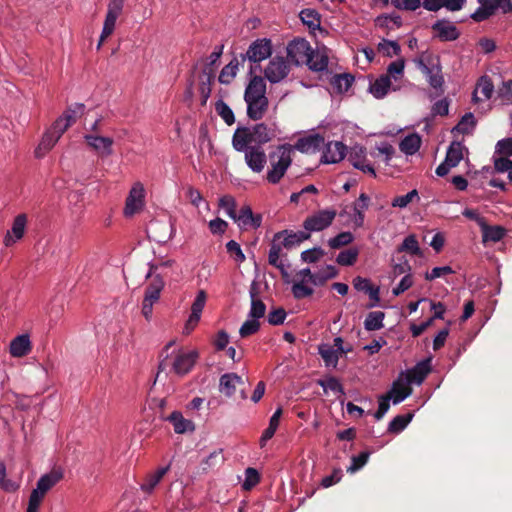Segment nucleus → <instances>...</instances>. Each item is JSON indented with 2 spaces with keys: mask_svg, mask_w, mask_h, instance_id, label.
<instances>
[{
  "mask_svg": "<svg viewBox=\"0 0 512 512\" xmlns=\"http://www.w3.org/2000/svg\"><path fill=\"white\" fill-rule=\"evenodd\" d=\"M31 351L29 336L26 334L15 337L10 343V354L13 357H23Z\"/></svg>",
  "mask_w": 512,
  "mask_h": 512,
  "instance_id": "c85d7f7f",
  "label": "nucleus"
},
{
  "mask_svg": "<svg viewBox=\"0 0 512 512\" xmlns=\"http://www.w3.org/2000/svg\"><path fill=\"white\" fill-rule=\"evenodd\" d=\"M60 138L55 133L48 130L42 137L41 142L35 150L36 157H43L44 154L49 151Z\"/></svg>",
  "mask_w": 512,
  "mask_h": 512,
  "instance_id": "ea45409f",
  "label": "nucleus"
},
{
  "mask_svg": "<svg viewBox=\"0 0 512 512\" xmlns=\"http://www.w3.org/2000/svg\"><path fill=\"white\" fill-rule=\"evenodd\" d=\"M370 203V197L367 194H360L359 198L354 202L352 207L353 217L352 221L355 227H362L364 224L365 210Z\"/></svg>",
  "mask_w": 512,
  "mask_h": 512,
  "instance_id": "bb28decb",
  "label": "nucleus"
},
{
  "mask_svg": "<svg viewBox=\"0 0 512 512\" xmlns=\"http://www.w3.org/2000/svg\"><path fill=\"white\" fill-rule=\"evenodd\" d=\"M272 54V43L270 39L262 38L253 41L246 53H241V63L244 66L246 61L250 63H260L269 58Z\"/></svg>",
  "mask_w": 512,
  "mask_h": 512,
  "instance_id": "20e7f679",
  "label": "nucleus"
},
{
  "mask_svg": "<svg viewBox=\"0 0 512 512\" xmlns=\"http://www.w3.org/2000/svg\"><path fill=\"white\" fill-rule=\"evenodd\" d=\"M391 87L389 75H381L370 84L369 91L377 99L385 97Z\"/></svg>",
  "mask_w": 512,
  "mask_h": 512,
  "instance_id": "c756f323",
  "label": "nucleus"
},
{
  "mask_svg": "<svg viewBox=\"0 0 512 512\" xmlns=\"http://www.w3.org/2000/svg\"><path fill=\"white\" fill-rule=\"evenodd\" d=\"M85 110V105L82 103H75L70 106L64 113L63 117L65 121L71 125L74 124L78 117L82 116Z\"/></svg>",
  "mask_w": 512,
  "mask_h": 512,
  "instance_id": "5fc2aeb1",
  "label": "nucleus"
},
{
  "mask_svg": "<svg viewBox=\"0 0 512 512\" xmlns=\"http://www.w3.org/2000/svg\"><path fill=\"white\" fill-rule=\"evenodd\" d=\"M219 207L223 209L230 218L236 221V202L231 194H224V196L219 199Z\"/></svg>",
  "mask_w": 512,
  "mask_h": 512,
  "instance_id": "09e8293b",
  "label": "nucleus"
},
{
  "mask_svg": "<svg viewBox=\"0 0 512 512\" xmlns=\"http://www.w3.org/2000/svg\"><path fill=\"white\" fill-rule=\"evenodd\" d=\"M338 275V270L333 265H326L314 273L313 285L323 286L329 279H333Z\"/></svg>",
  "mask_w": 512,
  "mask_h": 512,
  "instance_id": "58836bf2",
  "label": "nucleus"
},
{
  "mask_svg": "<svg viewBox=\"0 0 512 512\" xmlns=\"http://www.w3.org/2000/svg\"><path fill=\"white\" fill-rule=\"evenodd\" d=\"M336 215L335 209L318 210L304 220L303 227L309 232L322 231L332 224Z\"/></svg>",
  "mask_w": 512,
  "mask_h": 512,
  "instance_id": "39448f33",
  "label": "nucleus"
},
{
  "mask_svg": "<svg viewBox=\"0 0 512 512\" xmlns=\"http://www.w3.org/2000/svg\"><path fill=\"white\" fill-rule=\"evenodd\" d=\"M348 161L354 168L361 170L365 174L375 176V168L367 159L366 148L361 145H354L348 152Z\"/></svg>",
  "mask_w": 512,
  "mask_h": 512,
  "instance_id": "9d476101",
  "label": "nucleus"
},
{
  "mask_svg": "<svg viewBox=\"0 0 512 512\" xmlns=\"http://www.w3.org/2000/svg\"><path fill=\"white\" fill-rule=\"evenodd\" d=\"M257 289L255 283L252 284L250 289V297H251V309L249 312V316L251 318L259 319L265 315L266 305L261 299L257 298Z\"/></svg>",
  "mask_w": 512,
  "mask_h": 512,
  "instance_id": "473e14b6",
  "label": "nucleus"
},
{
  "mask_svg": "<svg viewBox=\"0 0 512 512\" xmlns=\"http://www.w3.org/2000/svg\"><path fill=\"white\" fill-rule=\"evenodd\" d=\"M290 72V64L282 56L272 58L264 70L265 78L271 83H279Z\"/></svg>",
  "mask_w": 512,
  "mask_h": 512,
  "instance_id": "6e6552de",
  "label": "nucleus"
},
{
  "mask_svg": "<svg viewBox=\"0 0 512 512\" xmlns=\"http://www.w3.org/2000/svg\"><path fill=\"white\" fill-rule=\"evenodd\" d=\"M293 147L291 144L276 146L268 155L269 168L266 179L269 183L277 184L284 177L292 163Z\"/></svg>",
  "mask_w": 512,
  "mask_h": 512,
  "instance_id": "f03ea898",
  "label": "nucleus"
},
{
  "mask_svg": "<svg viewBox=\"0 0 512 512\" xmlns=\"http://www.w3.org/2000/svg\"><path fill=\"white\" fill-rule=\"evenodd\" d=\"M477 121L473 113L469 112L462 116L457 125L452 129V133L469 134L475 127Z\"/></svg>",
  "mask_w": 512,
  "mask_h": 512,
  "instance_id": "e433bc0d",
  "label": "nucleus"
},
{
  "mask_svg": "<svg viewBox=\"0 0 512 512\" xmlns=\"http://www.w3.org/2000/svg\"><path fill=\"white\" fill-rule=\"evenodd\" d=\"M63 478V473L61 470L53 469L51 472L43 475L37 481V486L35 490L40 492L45 496V494L56 485Z\"/></svg>",
  "mask_w": 512,
  "mask_h": 512,
  "instance_id": "393cba45",
  "label": "nucleus"
},
{
  "mask_svg": "<svg viewBox=\"0 0 512 512\" xmlns=\"http://www.w3.org/2000/svg\"><path fill=\"white\" fill-rule=\"evenodd\" d=\"M400 150L404 152L407 155H413L415 154L420 146H421V137L416 134H410L407 135L401 142H400Z\"/></svg>",
  "mask_w": 512,
  "mask_h": 512,
  "instance_id": "c9c22d12",
  "label": "nucleus"
},
{
  "mask_svg": "<svg viewBox=\"0 0 512 512\" xmlns=\"http://www.w3.org/2000/svg\"><path fill=\"white\" fill-rule=\"evenodd\" d=\"M413 416L414 414L412 412L405 415H397L389 423L387 431L391 434H398L402 432L411 422Z\"/></svg>",
  "mask_w": 512,
  "mask_h": 512,
  "instance_id": "4c0bfd02",
  "label": "nucleus"
},
{
  "mask_svg": "<svg viewBox=\"0 0 512 512\" xmlns=\"http://www.w3.org/2000/svg\"><path fill=\"white\" fill-rule=\"evenodd\" d=\"M319 354L324 360L326 366L336 367L338 364V354L337 350L333 348L331 345L322 344L319 346Z\"/></svg>",
  "mask_w": 512,
  "mask_h": 512,
  "instance_id": "a18cd8bd",
  "label": "nucleus"
},
{
  "mask_svg": "<svg viewBox=\"0 0 512 512\" xmlns=\"http://www.w3.org/2000/svg\"><path fill=\"white\" fill-rule=\"evenodd\" d=\"M158 266L155 264H150L149 271L146 274V279H151L149 284L147 285L144 293V298L158 302L160 299V295L162 290L165 287V281L160 276V274H156V270Z\"/></svg>",
  "mask_w": 512,
  "mask_h": 512,
  "instance_id": "f8f14e48",
  "label": "nucleus"
},
{
  "mask_svg": "<svg viewBox=\"0 0 512 512\" xmlns=\"http://www.w3.org/2000/svg\"><path fill=\"white\" fill-rule=\"evenodd\" d=\"M481 232H482V242L484 244L488 242H499L501 241L504 236L506 235V229L502 226L495 225L491 226L486 223H481Z\"/></svg>",
  "mask_w": 512,
  "mask_h": 512,
  "instance_id": "a878e982",
  "label": "nucleus"
},
{
  "mask_svg": "<svg viewBox=\"0 0 512 512\" xmlns=\"http://www.w3.org/2000/svg\"><path fill=\"white\" fill-rule=\"evenodd\" d=\"M385 313L382 311H373L368 313L364 320V327L367 331H376L383 328Z\"/></svg>",
  "mask_w": 512,
  "mask_h": 512,
  "instance_id": "a19ab883",
  "label": "nucleus"
},
{
  "mask_svg": "<svg viewBox=\"0 0 512 512\" xmlns=\"http://www.w3.org/2000/svg\"><path fill=\"white\" fill-rule=\"evenodd\" d=\"M310 43L303 38H296L287 45V57L294 65L298 66L309 60L312 52Z\"/></svg>",
  "mask_w": 512,
  "mask_h": 512,
  "instance_id": "0eeeda50",
  "label": "nucleus"
},
{
  "mask_svg": "<svg viewBox=\"0 0 512 512\" xmlns=\"http://www.w3.org/2000/svg\"><path fill=\"white\" fill-rule=\"evenodd\" d=\"M285 232H278L274 235L272 243L270 245L269 254H268V263L274 267H279L283 264L280 261V253L282 250L281 244L278 241L281 240L283 234Z\"/></svg>",
  "mask_w": 512,
  "mask_h": 512,
  "instance_id": "f704fd0d",
  "label": "nucleus"
},
{
  "mask_svg": "<svg viewBox=\"0 0 512 512\" xmlns=\"http://www.w3.org/2000/svg\"><path fill=\"white\" fill-rule=\"evenodd\" d=\"M214 71L215 69L204 67L199 75V93L201 96L210 97L211 85L214 82Z\"/></svg>",
  "mask_w": 512,
  "mask_h": 512,
  "instance_id": "7c9ffc66",
  "label": "nucleus"
},
{
  "mask_svg": "<svg viewBox=\"0 0 512 512\" xmlns=\"http://www.w3.org/2000/svg\"><path fill=\"white\" fill-rule=\"evenodd\" d=\"M354 240L351 232H341L335 237L329 239L328 244L332 249H340L343 246L349 245Z\"/></svg>",
  "mask_w": 512,
  "mask_h": 512,
  "instance_id": "3c124183",
  "label": "nucleus"
},
{
  "mask_svg": "<svg viewBox=\"0 0 512 512\" xmlns=\"http://www.w3.org/2000/svg\"><path fill=\"white\" fill-rule=\"evenodd\" d=\"M397 252L401 253V252H407V253H410L412 255H421V250H420V247H419V243L416 239V236L415 235H409L407 236L402 244L400 246L397 247Z\"/></svg>",
  "mask_w": 512,
  "mask_h": 512,
  "instance_id": "49530a36",
  "label": "nucleus"
},
{
  "mask_svg": "<svg viewBox=\"0 0 512 512\" xmlns=\"http://www.w3.org/2000/svg\"><path fill=\"white\" fill-rule=\"evenodd\" d=\"M405 68V60L404 59H398L392 63L389 64L387 68V73L385 75H389V78L391 77L397 79L398 76H402Z\"/></svg>",
  "mask_w": 512,
  "mask_h": 512,
  "instance_id": "69168bd1",
  "label": "nucleus"
},
{
  "mask_svg": "<svg viewBox=\"0 0 512 512\" xmlns=\"http://www.w3.org/2000/svg\"><path fill=\"white\" fill-rule=\"evenodd\" d=\"M167 357L168 356H166L165 359H163L160 362L158 367V373L164 372L167 369V367L171 366V370L175 374L179 376H184L192 370L199 357V354L196 350H192L189 352L179 351L172 363L168 361Z\"/></svg>",
  "mask_w": 512,
  "mask_h": 512,
  "instance_id": "7ed1b4c3",
  "label": "nucleus"
},
{
  "mask_svg": "<svg viewBox=\"0 0 512 512\" xmlns=\"http://www.w3.org/2000/svg\"><path fill=\"white\" fill-rule=\"evenodd\" d=\"M391 4L400 10L415 11L421 6L420 0H390Z\"/></svg>",
  "mask_w": 512,
  "mask_h": 512,
  "instance_id": "0e129e2a",
  "label": "nucleus"
},
{
  "mask_svg": "<svg viewBox=\"0 0 512 512\" xmlns=\"http://www.w3.org/2000/svg\"><path fill=\"white\" fill-rule=\"evenodd\" d=\"M300 18L303 24L307 25L311 29H315L320 26V17L318 13L312 9H304L300 12Z\"/></svg>",
  "mask_w": 512,
  "mask_h": 512,
  "instance_id": "603ef678",
  "label": "nucleus"
},
{
  "mask_svg": "<svg viewBox=\"0 0 512 512\" xmlns=\"http://www.w3.org/2000/svg\"><path fill=\"white\" fill-rule=\"evenodd\" d=\"M378 50L383 52L386 56L392 57L400 54L401 47L396 41L383 40L382 43H379Z\"/></svg>",
  "mask_w": 512,
  "mask_h": 512,
  "instance_id": "4d7b16f0",
  "label": "nucleus"
},
{
  "mask_svg": "<svg viewBox=\"0 0 512 512\" xmlns=\"http://www.w3.org/2000/svg\"><path fill=\"white\" fill-rule=\"evenodd\" d=\"M412 392V389L402 383L395 382L391 391L387 395H391L393 404H399L404 401Z\"/></svg>",
  "mask_w": 512,
  "mask_h": 512,
  "instance_id": "37998d69",
  "label": "nucleus"
},
{
  "mask_svg": "<svg viewBox=\"0 0 512 512\" xmlns=\"http://www.w3.org/2000/svg\"><path fill=\"white\" fill-rule=\"evenodd\" d=\"M84 139L89 147L95 150L100 156H110L113 153V139L97 134H86Z\"/></svg>",
  "mask_w": 512,
  "mask_h": 512,
  "instance_id": "f3484780",
  "label": "nucleus"
},
{
  "mask_svg": "<svg viewBox=\"0 0 512 512\" xmlns=\"http://www.w3.org/2000/svg\"><path fill=\"white\" fill-rule=\"evenodd\" d=\"M215 110L227 125L231 126L235 123V116L232 109L223 100H218L215 103Z\"/></svg>",
  "mask_w": 512,
  "mask_h": 512,
  "instance_id": "de8ad7c7",
  "label": "nucleus"
},
{
  "mask_svg": "<svg viewBox=\"0 0 512 512\" xmlns=\"http://www.w3.org/2000/svg\"><path fill=\"white\" fill-rule=\"evenodd\" d=\"M329 62V57L327 52L324 50H312L309 60H307L306 64L310 70L315 72H322L327 69Z\"/></svg>",
  "mask_w": 512,
  "mask_h": 512,
  "instance_id": "cd10ccee",
  "label": "nucleus"
},
{
  "mask_svg": "<svg viewBox=\"0 0 512 512\" xmlns=\"http://www.w3.org/2000/svg\"><path fill=\"white\" fill-rule=\"evenodd\" d=\"M274 136V130L265 123L256 124L252 128L240 126L233 134L232 146L236 151L242 152L247 148V145L261 147L271 141Z\"/></svg>",
  "mask_w": 512,
  "mask_h": 512,
  "instance_id": "f257e3e1",
  "label": "nucleus"
},
{
  "mask_svg": "<svg viewBox=\"0 0 512 512\" xmlns=\"http://www.w3.org/2000/svg\"><path fill=\"white\" fill-rule=\"evenodd\" d=\"M462 148L460 142L453 141L447 150L445 162L452 167L457 166L463 158Z\"/></svg>",
  "mask_w": 512,
  "mask_h": 512,
  "instance_id": "79ce46f5",
  "label": "nucleus"
},
{
  "mask_svg": "<svg viewBox=\"0 0 512 512\" xmlns=\"http://www.w3.org/2000/svg\"><path fill=\"white\" fill-rule=\"evenodd\" d=\"M480 6L471 14L475 22H482L495 15L497 10L503 14H508L504 7V0H477Z\"/></svg>",
  "mask_w": 512,
  "mask_h": 512,
  "instance_id": "9b49d317",
  "label": "nucleus"
},
{
  "mask_svg": "<svg viewBox=\"0 0 512 512\" xmlns=\"http://www.w3.org/2000/svg\"><path fill=\"white\" fill-rule=\"evenodd\" d=\"M125 0H111L108 4L107 14L104 20L102 33L100 35L98 49L103 42L113 33L117 18L123 11Z\"/></svg>",
  "mask_w": 512,
  "mask_h": 512,
  "instance_id": "423d86ee",
  "label": "nucleus"
},
{
  "mask_svg": "<svg viewBox=\"0 0 512 512\" xmlns=\"http://www.w3.org/2000/svg\"><path fill=\"white\" fill-rule=\"evenodd\" d=\"M431 29L434 32V37L442 42L455 41L460 37V31L455 23L445 18L438 19Z\"/></svg>",
  "mask_w": 512,
  "mask_h": 512,
  "instance_id": "ddd939ff",
  "label": "nucleus"
},
{
  "mask_svg": "<svg viewBox=\"0 0 512 512\" xmlns=\"http://www.w3.org/2000/svg\"><path fill=\"white\" fill-rule=\"evenodd\" d=\"M167 420L172 423L174 431L178 434H183L188 430H193V422L183 417L181 412L174 411L167 417Z\"/></svg>",
  "mask_w": 512,
  "mask_h": 512,
  "instance_id": "2f4dec72",
  "label": "nucleus"
},
{
  "mask_svg": "<svg viewBox=\"0 0 512 512\" xmlns=\"http://www.w3.org/2000/svg\"><path fill=\"white\" fill-rule=\"evenodd\" d=\"M43 498V494L33 489L29 497L27 512H38L39 506Z\"/></svg>",
  "mask_w": 512,
  "mask_h": 512,
  "instance_id": "774afa93",
  "label": "nucleus"
},
{
  "mask_svg": "<svg viewBox=\"0 0 512 512\" xmlns=\"http://www.w3.org/2000/svg\"><path fill=\"white\" fill-rule=\"evenodd\" d=\"M243 152H245V162L248 167L253 172L260 173L264 169L268 159L262 147L247 145V148Z\"/></svg>",
  "mask_w": 512,
  "mask_h": 512,
  "instance_id": "2eb2a0df",
  "label": "nucleus"
},
{
  "mask_svg": "<svg viewBox=\"0 0 512 512\" xmlns=\"http://www.w3.org/2000/svg\"><path fill=\"white\" fill-rule=\"evenodd\" d=\"M358 254L359 252L356 248L341 251L336 258V262L342 266H351L356 262Z\"/></svg>",
  "mask_w": 512,
  "mask_h": 512,
  "instance_id": "8fccbe9b",
  "label": "nucleus"
},
{
  "mask_svg": "<svg viewBox=\"0 0 512 512\" xmlns=\"http://www.w3.org/2000/svg\"><path fill=\"white\" fill-rule=\"evenodd\" d=\"M325 144V139L320 134H309L304 137H300L293 147L294 150H298L305 154H315L320 151Z\"/></svg>",
  "mask_w": 512,
  "mask_h": 512,
  "instance_id": "4468645a",
  "label": "nucleus"
},
{
  "mask_svg": "<svg viewBox=\"0 0 512 512\" xmlns=\"http://www.w3.org/2000/svg\"><path fill=\"white\" fill-rule=\"evenodd\" d=\"M314 293V290L306 286L304 281L296 282L292 286V294L295 299H303L311 296Z\"/></svg>",
  "mask_w": 512,
  "mask_h": 512,
  "instance_id": "bf43d9fd",
  "label": "nucleus"
},
{
  "mask_svg": "<svg viewBox=\"0 0 512 512\" xmlns=\"http://www.w3.org/2000/svg\"><path fill=\"white\" fill-rule=\"evenodd\" d=\"M347 154L346 146L339 141H330L324 144L321 161L325 164L338 163Z\"/></svg>",
  "mask_w": 512,
  "mask_h": 512,
  "instance_id": "dca6fc26",
  "label": "nucleus"
},
{
  "mask_svg": "<svg viewBox=\"0 0 512 512\" xmlns=\"http://www.w3.org/2000/svg\"><path fill=\"white\" fill-rule=\"evenodd\" d=\"M370 457L369 451H363L359 455L351 457V465L347 468V472L355 473L360 470L368 462Z\"/></svg>",
  "mask_w": 512,
  "mask_h": 512,
  "instance_id": "864d4df0",
  "label": "nucleus"
},
{
  "mask_svg": "<svg viewBox=\"0 0 512 512\" xmlns=\"http://www.w3.org/2000/svg\"><path fill=\"white\" fill-rule=\"evenodd\" d=\"M242 66L241 58L234 57L227 65H225L219 75V82L222 84H229L236 76L239 66Z\"/></svg>",
  "mask_w": 512,
  "mask_h": 512,
  "instance_id": "72a5a7b5",
  "label": "nucleus"
},
{
  "mask_svg": "<svg viewBox=\"0 0 512 512\" xmlns=\"http://www.w3.org/2000/svg\"><path fill=\"white\" fill-rule=\"evenodd\" d=\"M262 98H267L265 80L261 76H253L245 89L244 100L248 101Z\"/></svg>",
  "mask_w": 512,
  "mask_h": 512,
  "instance_id": "6ab92c4d",
  "label": "nucleus"
},
{
  "mask_svg": "<svg viewBox=\"0 0 512 512\" xmlns=\"http://www.w3.org/2000/svg\"><path fill=\"white\" fill-rule=\"evenodd\" d=\"M353 82L354 77L351 74L344 73L334 76L331 80V85L334 87L336 92L344 93L348 91Z\"/></svg>",
  "mask_w": 512,
  "mask_h": 512,
  "instance_id": "c03bdc74",
  "label": "nucleus"
},
{
  "mask_svg": "<svg viewBox=\"0 0 512 512\" xmlns=\"http://www.w3.org/2000/svg\"><path fill=\"white\" fill-rule=\"evenodd\" d=\"M260 481V475L258 471L254 468H247L245 471V481L243 483V488L245 490H250Z\"/></svg>",
  "mask_w": 512,
  "mask_h": 512,
  "instance_id": "680f3d73",
  "label": "nucleus"
},
{
  "mask_svg": "<svg viewBox=\"0 0 512 512\" xmlns=\"http://www.w3.org/2000/svg\"><path fill=\"white\" fill-rule=\"evenodd\" d=\"M171 463L167 466L159 467L155 472L149 473L141 484V490L146 494H151L163 477L169 472Z\"/></svg>",
  "mask_w": 512,
  "mask_h": 512,
  "instance_id": "4be33fe9",
  "label": "nucleus"
},
{
  "mask_svg": "<svg viewBox=\"0 0 512 512\" xmlns=\"http://www.w3.org/2000/svg\"><path fill=\"white\" fill-rule=\"evenodd\" d=\"M318 384L323 387V389L326 391L327 389L335 392V393H344V389L342 384L339 382V380L335 377H329L325 380H319Z\"/></svg>",
  "mask_w": 512,
  "mask_h": 512,
  "instance_id": "e2e57ef3",
  "label": "nucleus"
},
{
  "mask_svg": "<svg viewBox=\"0 0 512 512\" xmlns=\"http://www.w3.org/2000/svg\"><path fill=\"white\" fill-rule=\"evenodd\" d=\"M477 85L485 99H490L494 91V85L491 79L487 76H482Z\"/></svg>",
  "mask_w": 512,
  "mask_h": 512,
  "instance_id": "338daca9",
  "label": "nucleus"
},
{
  "mask_svg": "<svg viewBox=\"0 0 512 512\" xmlns=\"http://www.w3.org/2000/svg\"><path fill=\"white\" fill-rule=\"evenodd\" d=\"M149 237L159 243H165L171 238L172 226L166 222L151 221L148 226Z\"/></svg>",
  "mask_w": 512,
  "mask_h": 512,
  "instance_id": "aec40b11",
  "label": "nucleus"
},
{
  "mask_svg": "<svg viewBox=\"0 0 512 512\" xmlns=\"http://www.w3.org/2000/svg\"><path fill=\"white\" fill-rule=\"evenodd\" d=\"M259 329L260 322L258 321V319L252 318L251 320H246L242 324L239 330V334L242 338H246L257 333Z\"/></svg>",
  "mask_w": 512,
  "mask_h": 512,
  "instance_id": "6e6d98bb",
  "label": "nucleus"
},
{
  "mask_svg": "<svg viewBox=\"0 0 512 512\" xmlns=\"http://www.w3.org/2000/svg\"><path fill=\"white\" fill-rule=\"evenodd\" d=\"M247 104V116L249 119L257 121L264 117L268 110V98L245 101Z\"/></svg>",
  "mask_w": 512,
  "mask_h": 512,
  "instance_id": "b1692460",
  "label": "nucleus"
},
{
  "mask_svg": "<svg viewBox=\"0 0 512 512\" xmlns=\"http://www.w3.org/2000/svg\"><path fill=\"white\" fill-rule=\"evenodd\" d=\"M219 387L220 392L227 397H232L236 393L237 388H239L240 398L242 400L247 398V394L245 392V381L236 373H226L222 375Z\"/></svg>",
  "mask_w": 512,
  "mask_h": 512,
  "instance_id": "1a4fd4ad",
  "label": "nucleus"
},
{
  "mask_svg": "<svg viewBox=\"0 0 512 512\" xmlns=\"http://www.w3.org/2000/svg\"><path fill=\"white\" fill-rule=\"evenodd\" d=\"M145 203V194H128L123 209L124 216L131 218L141 213L145 207Z\"/></svg>",
  "mask_w": 512,
  "mask_h": 512,
  "instance_id": "412c9836",
  "label": "nucleus"
},
{
  "mask_svg": "<svg viewBox=\"0 0 512 512\" xmlns=\"http://www.w3.org/2000/svg\"><path fill=\"white\" fill-rule=\"evenodd\" d=\"M431 359H425L417 363L408 371L407 380L410 383L421 384L431 371Z\"/></svg>",
  "mask_w": 512,
  "mask_h": 512,
  "instance_id": "5701e85b",
  "label": "nucleus"
},
{
  "mask_svg": "<svg viewBox=\"0 0 512 512\" xmlns=\"http://www.w3.org/2000/svg\"><path fill=\"white\" fill-rule=\"evenodd\" d=\"M27 224V216L26 214H19L14 218L11 231H7L4 237V245L9 247L13 245L16 241L22 239L25 233Z\"/></svg>",
  "mask_w": 512,
  "mask_h": 512,
  "instance_id": "a211bd4d",
  "label": "nucleus"
},
{
  "mask_svg": "<svg viewBox=\"0 0 512 512\" xmlns=\"http://www.w3.org/2000/svg\"><path fill=\"white\" fill-rule=\"evenodd\" d=\"M206 298H207L206 292L204 290H200L197 293V296H196L194 302L192 303L191 314L201 317V313H202L205 303H206Z\"/></svg>",
  "mask_w": 512,
  "mask_h": 512,
  "instance_id": "052dcab7",
  "label": "nucleus"
},
{
  "mask_svg": "<svg viewBox=\"0 0 512 512\" xmlns=\"http://www.w3.org/2000/svg\"><path fill=\"white\" fill-rule=\"evenodd\" d=\"M325 255V251L321 247H314L301 253V259L306 263H315Z\"/></svg>",
  "mask_w": 512,
  "mask_h": 512,
  "instance_id": "13d9d810",
  "label": "nucleus"
}]
</instances>
